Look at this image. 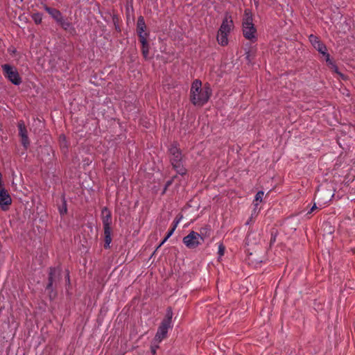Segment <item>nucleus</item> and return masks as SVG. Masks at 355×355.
I'll return each mask as SVG.
<instances>
[{"instance_id": "f257e3e1", "label": "nucleus", "mask_w": 355, "mask_h": 355, "mask_svg": "<svg viewBox=\"0 0 355 355\" xmlns=\"http://www.w3.org/2000/svg\"><path fill=\"white\" fill-rule=\"evenodd\" d=\"M211 95V89L209 85H202V82L198 80H195L192 83L190 100L193 105L202 106L208 101Z\"/></svg>"}, {"instance_id": "f03ea898", "label": "nucleus", "mask_w": 355, "mask_h": 355, "mask_svg": "<svg viewBox=\"0 0 355 355\" xmlns=\"http://www.w3.org/2000/svg\"><path fill=\"white\" fill-rule=\"evenodd\" d=\"M233 28L234 22L232 17L230 15L226 13L217 34V40L220 45L225 46L227 44L228 35Z\"/></svg>"}, {"instance_id": "7ed1b4c3", "label": "nucleus", "mask_w": 355, "mask_h": 355, "mask_svg": "<svg viewBox=\"0 0 355 355\" xmlns=\"http://www.w3.org/2000/svg\"><path fill=\"white\" fill-rule=\"evenodd\" d=\"M242 30L243 36L246 39L251 41L257 39V28L253 23L252 14L248 10L245 11L243 17Z\"/></svg>"}, {"instance_id": "20e7f679", "label": "nucleus", "mask_w": 355, "mask_h": 355, "mask_svg": "<svg viewBox=\"0 0 355 355\" xmlns=\"http://www.w3.org/2000/svg\"><path fill=\"white\" fill-rule=\"evenodd\" d=\"M172 312H168L166 318L163 320L158 328L157 332L155 337V341L160 343L164 338L166 337L168 329L172 327Z\"/></svg>"}, {"instance_id": "39448f33", "label": "nucleus", "mask_w": 355, "mask_h": 355, "mask_svg": "<svg viewBox=\"0 0 355 355\" xmlns=\"http://www.w3.org/2000/svg\"><path fill=\"white\" fill-rule=\"evenodd\" d=\"M309 40L312 46L314 47V49L317 50L320 54H322V56L324 58L329 67L334 69L335 66L331 60L330 59L329 55L327 52L326 46L323 43H322L316 36L311 35L309 37Z\"/></svg>"}, {"instance_id": "423d86ee", "label": "nucleus", "mask_w": 355, "mask_h": 355, "mask_svg": "<svg viewBox=\"0 0 355 355\" xmlns=\"http://www.w3.org/2000/svg\"><path fill=\"white\" fill-rule=\"evenodd\" d=\"M171 161L177 172L181 175L186 173L187 170L181 165L182 153L176 146L170 148Z\"/></svg>"}, {"instance_id": "0eeeda50", "label": "nucleus", "mask_w": 355, "mask_h": 355, "mask_svg": "<svg viewBox=\"0 0 355 355\" xmlns=\"http://www.w3.org/2000/svg\"><path fill=\"white\" fill-rule=\"evenodd\" d=\"M1 67L4 76L12 84L19 85L21 83V78L15 67L8 64H3Z\"/></svg>"}, {"instance_id": "6e6552de", "label": "nucleus", "mask_w": 355, "mask_h": 355, "mask_svg": "<svg viewBox=\"0 0 355 355\" xmlns=\"http://www.w3.org/2000/svg\"><path fill=\"white\" fill-rule=\"evenodd\" d=\"M203 241V237L196 232H191L187 236L184 237L183 243L189 248L193 249L197 248Z\"/></svg>"}, {"instance_id": "1a4fd4ad", "label": "nucleus", "mask_w": 355, "mask_h": 355, "mask_svg": "<svg viewBox=\"0 0 355 355\" xmlns=\"http://www.w3.org/2000/svg\"><path fill=\"white\" fill-rule=\"evenodd\" d=\"M137 34L139 42L149 40V31L142 17L137 20Z\"/></svg>"}, {"instance_id": "9d476101", "label": "nucleus", "mask_w": 355, "mask_h": 355, "mask_svg": "<svg viewBox=\"0 0 355 355\" xmlns=\"http://www.w3.org/2000/svg\"><path fill=\"white\" fill-rule=\"evenodd\" d=\"M60 271L55 268H51L49 273V282L46 285V289L49 292L50 297H52L51 293L53 292V284L59 279Z\"/></svg>"}, {"instance_id": "9b49d317", "label": "nucleus", "mask_w": 355, "mask_h": 355, "mask_svg": "<svg viewBox=\"0 0 355 355\" xmlns=\"http://www.w3.org/2000/svg\"><path fill=\"white\" fill-rule=\"evenodd\" d=\"M17 127L19 130V135L21 137V144L25 149H27L30 145V141L24 122L23 121H19Z\"/></svg>"}, {"instance_id": "f8f14e48", "label": "nucleus", "mask_w": 355, "mask_h": 355, "mask_svg": "<svg viewBox=\"0 0 355 355\" xmlns=\"http://www.w3.org/2000/svg\"><path fill=\"white\" fill-rule=\"evenodd\" d=\"M12 203V198L7 190L4 188L0 189V206L3 211L8 209V206Z\"/></svg>"}, {"instance_id": "ddd939ff", "label": "nucleus", "mask_w": 355, "mask_h": 355, "mask_svg": "<svg viewBox=\"0 0 355 355\" xmlns=\"http://www.w3.org/2000/svg\"><path fill=\"white\" fill-rule=\"evenodd\" d=\"M102 220L104 225V230L111 229L110 225L112 224V218L110 211L107 209H103L102 210Z\"/></svg>"}, {"instance_id": "4468645a", "label": "nucleus", "mask_w": 355, "mask_h": 355, "mask_svg": "<svg viewBox=\"0 0 355 355\" xmlns=\"http://www.w3.org/2000/svg\"><path fill=\"white\" fill-rule=\"evenodd\" d=\"M141 53L144 58L148 60L150 58V40L141 41Z\"/></svg>"}, {"instance_id": "2eb2a0df", "label": "nucleus", "mask_w": 355, "mask_h": 355, "mask_svg": "<svg viewBox=\"0 0 355 355\" xmlns=\"http://www.w3.org/2000/svg\"><path fill=\"white\" fill-rule=\"evenodd\" d=\"M44 8L55 21L62 15L61 12L56 8H51L46 5L44 6Z\"/></svg>"}, {"instance_id": "dca6fc26", "label": "nucleus", "mask_w": 355, "mask_h": 355, "mask_svg": "<svg viewBox=\"0 0 355 355\" xmlns=\"http://www.w3.org/2000/svg\"><path fill=\"white\" fill-rule=\"evenodd\" d=\"M56 22L64 30H67L71 27V23L67 18L64 17L62 15L58 18Z\"/></svg>"}, {"instance_id": "f3484780", "label": "nucleus", "mask_w": 355, "mask_h": 355, "mask_svg": "<svg viewBox=\"0 0 355 355\" xmlns=\"http://www.w3.org/2000/svg\"><path fill=\"white\" fill-rule=\"evenodd\" d=\"M104 247L109 248L112 241L111 238V229L104 230Z\"/></svg>"}, {"instance_id": "a211bd4d", "label": "nucleus", "mask_w": 355, "mask_h": 355, "mask_svg": "<svg viewBox=\"0 0 355 355\" xmlns=\"http://www.w3.org/2000/svg\"><path fill=\"white\" fill-rule=\"evenodd\" d=\"M59 143H60V148L62 150V151L64 153H66L67 151V149H68V145H67V140H66V137L64 135H61L59 137Z\"/></svg>"}, {"instance_id": "6ab92c4d", "label": "nucleus", "mask_w": 355, "mask_h": 355, "mask_svg": "<svg viewBox=\"0 0 355 355\" xmlns=\"http://www.w3.org/2000/svg\"><path fill=\"white\" fill-rule=\"evenodd\" d=\"M42 14L40 12H35L31 15V18L36 24H40L42 21Z\"/></svg>"}, {"instance_id": "aec40b11", "label": "nucleus", "mask_w": 355, "mask_h": 355, "mask_svg": "<svg viewBox=\"0 0 355 355\" xmlns=\"http://www.w3.org/2000/svg\"><path fill=\"white\" fill-rule=\"evenodd\" d=\"M59 212L60 215H64L67 214V202L64 200V198L62 199V205L59 206Z\"/></svg>"}, {"instance_id": "412c9836", "label": "nucleus", "mask_w": 355, "mask_h": 355, "mask_svg": "<svg viewBox=\"0 0 355 355\" xmlns=\"http://www.w3.org/2000/svg\"><path fill=\"white\" fill-rule=\"evenodd\" d=\"M263 195H264V193H263V191H259L256 194L255 200H254V204L255 207H257L259 202L262 201Z\"/></svg>"}, {"instance_id": "4be33fe9", "label": "nucleus", "mask_w": 355, "mask_h": 355, "mask_svg": "<svg viewBox=\"0 0 355 355\" xmlns=\"http://www.w3.org/2000/svg\"><path fill=\"white\" fill-rule=\"evenodd\" d=\"M80 264L83 267V268H80V271L83 270L85 275H86L87 270V259L86 257L83 258V260H80Z\"/></svg>"}, {"instance_id": "5701e85b", "label": "nucleus", "mask_w": 355, "mask_h": 355, "mask_svg": "<svg viewBox=\"0 0 355 355\" xmlns=\"http://www.w3.org/2000/svg\"><path fill=\"white\" fill-rule=\"evenodd\" d=\"M225 248L223 244H220L218 245V254L220 255V257L223 256V254L225 253Z\"/></svg>"}, {"instance_id": "b1692460", "label": "nucleus", "mask_w": 355, "mask_h": 355, "mask_svg": "<svg viewBox=\"0 0 355 355\" xmlns=\"http://www.w3.org/2000/svg\"><path fill=\"white\" fill-rule=\"evenodd\" d=\"M175 230V227H173L169 232L168 233L166 237L164 239V240L162 241V243H164L173 233Z\"/></svg>"}, {"instance_id": "393cba45", "label": "nucleus", "mask_w": 355, "mask_h": 355, "mask_svg": "<svg viewBox=\"0 0 355 355\" xmlns=\"http://www.w3.org/2000/svg\"><path fill=\"white\" fill-rule=\"evenodd\" d=\"M65 279H66V282L69 285L70 284V277H69V272L68 270H66Z\"/></svg>"}, {"instance_id": "a878e982", "label": "nucleus", "mask_w": 355, "mask_h": 355, "mask_svg": "<svg viewBox=\"0 0 355 355\" xmlns=\"http://www.w3.org/2000/svg\"><path fill=\"white\" fill-rule=\"evenodd\" d=\"M316 209H317V207H316V205H314L312 207V208H311V211H310L309 213H311L312 211H314V210H315Z\"/></svg>"}, {"instance_id": "bb28decb", "label": "nucleus", "mask_w": 355, "mask_h": 355, "mask_svg": "<svg viewBox=\"0 0 355 355\" xmlns=\"http://www.w3.org/2000/svg\"><path fill=\"white\" fill-rule=\"evenodd\" d=\"M178 223H179V220H177V221L174 222V225H173V227H175V229L177 225H178Z\"/></svg>"}, {"instance_id": "cd10ccee", "label": "nucleus", "mask_w": 355, "mask_h": 355, "mask_svg": "<svg viewBox=\"0 0 355 355\" xmlns=\"http://www.w3.org/2000/svg\"><path fill=\"white\" fill-rule=\"evenodd\" d=\"M178 223H179V220H177V221L174 222V225H173V227H175V229L177 225H178Z\"/></svg>"}, {"instance_id": "c85d7f7f", "label": "nucleus", "mask_w": 355, "mask_h": 355, "mask_svg": "<svg viewBox=\"0 0 355 355\" xmlns=\"http://www.w3.org/2000/svg\"><path fill=\"white\" fill-rule=\"evenodd\" d=\"M82 246L83 247V250L86 249V246H85L84 244H82Z\"/></svg>"}, {"instance_id": "c756f323", "label": "nucleus", "mask_w": 355, "mask_h": 355, "mask_svg": "<svg viewBox=\"0 0 355 355\" xmlns=\"http://www.w3.org/2000/svg\"><path fill=\"white\" fill-rule=\"evenodd\" d=\"M247 58H248L249 60H250V55H249V54H248V55H247Z\"/></svg>"}, {"instance_id": "7c9ffc66", "label": "nucleus", "mask_w": 355, "mask_h": 355, "mask_svg": "<svg viewBox=\"0 0 355 355\" xmlns=\"http://www.w3.org/2000/svg\"><path fill=\"white\" fill-rule=\"evenodd\" d=\"M153 354H155V349H153Z\"/></svg>"}]
</instances>
